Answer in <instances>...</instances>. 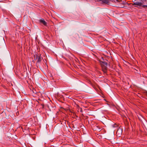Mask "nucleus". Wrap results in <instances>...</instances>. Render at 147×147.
<instances>
[{"mask_svg": "<svg viewBox=\"0 0 147 147\" xmlns=\"http://www.w3.org/2000/svg\"><path fill=\"white\" fill-rule=\"evenodd\" d=\"M118 131H119V130H117V132H118Z\"/></svg>", "mask_w": 147, "mask_h": 147, "instance_id": "nucleus-12", "label": "nucleus"}, {"mask_svg": "<svg viewBox=\"0 0 147 147\" xmlns=\"http://www.w3.org/2000/svg\"><path fill=\"white\" fill-rule=\"evenodd\" d=\"M144 93L145 94V95L147 96V91H145L144 92Z\"/></svg>", "mask_w": 147, "mask_h": 147, "instance_id": "nucleus-8", "label": "nucleus"}, {"mask_svg": "<svg viewBox=\"0 0 147 147\" xmlns=\"http://www.w3.org/2000/svg\"><path fill=\"white\" fill-rule=\"evenodd\" d=\"M102 59L103 61L100 60V62L102 67V71L104 73L106 74L107 72L108 65V63L107 61H108L106 60H104L103 58Z\"/></svg>", "mask_w": 147, "mask_h": 147, "instance_id": "nucleus-1", "label": "nucleus"}, {"mask_svg": "<svg viewBox=\"0 0 147 147\" xmlns=\"http://www.w3.org/2000/svg\"><path fill=\"white\" fill-rule=\"evenodd\" d=\"M36 59L39 62L42 60V57H41L40 55H38L36 56Z\"/></svg>", "mask_w": 147, "mask_h": 147, "instance_id": "nucleus-4", "label": "nucleus"}, {"mask_svg": "<svg viewBox=\"0 0 147 147\" xmlns=\"http://www.w3.org/2000/svg\"><path fill=\"white\" fill-rule=\"evenodd\" d=\"M142 3H143L146 1V0H140Z\"/></svg>", "mask_w": 147, "mask_h": 147, "instance_id": "nucleus-7", "label": "nucleus"}, {"mask_svg": "<svg viewBox=\"0 0 147 147\" xmlns=\"http://www.w3.org/2000/svg\"><path fill=\"white\" fill-rule=\"evenodd\" d=\"M74 60H75L77 62V60H78V59L76 57L74 58Z\"/></svg>", "mask_w": 147, "mask_h": 147, "instance_id": "nucleus-9", "label": "nucleus"}, {"mask_svg": "<svg viewBox=\"0 0 147 147\" xmlns=\"http://www.w3.org/2000/svg\"><path fill=\"white\" fill-rule=\"evenodd\" d=\"M99 1H102L103 3L108 4L109 3V1L108 0H97Z\"/></svg>", "mask_w": 147, "mask_h": 147, "instance_id": "nucleus-6", "label": "nucleus"}, {"mask_svg": "<svg viewBox=\"0 0 147 147\" xmlns=\"http://www.w3.org/2000/svg\"><path fill=\"white\" fill-rule=\"evenodd\" d=\"M40 21L41 23H42L45 26L47 25V23L45 21L44 19H41L40 20Z\"/></svg>", "mask_w": 147, "mask_h": 147, "instance_id": "nucleus-5", "label": "nucleus"}, {"mask_svg": "<svg viewBox=\"0 0 147 147\" xmlns=\"http://www.w3.org/2000/svg\"><path fill=\"white\" fill-rule=\"evenodd\" d=\"M74 107H75L76 108V110L78 112H79V111H80L81 112H83L81 108H80L78 104H76L75 102L74 103Z\"/></svg>", "mask_w": 147, "mask_h": 147, "instance_id": "nucleus-3", "label": "nucleus"}, {"mask_svg": "<svg viewBox=\"0 0 147 147\" xmlns=\"http://www.w3.org/2000/svg\"><path fill=\"white\" fill-rule=\"evenodd\" d=\"M142 5V3L138 2H136L134 3L133 4V5H137L139 6L140 7L142 6L144 8L147 7V5Z\"/></svg>", "mask_w": 147, "mask_h": 147, "instance_id": "nucleus-2", "label": "nucleus"}, {"mask_svg": "<svg viewBox=\"0 0 147 147\" xmlns=\"http://www.w3.org/2000/svg\"><path fill=\"white\" fill-rule=\"evenodd\" d=\"M111 1H112L113 2H115V0H111Z\"/></svg>", "mask_w": 147, "mask_h": 147, "instance_id": "nucleus-10", "label": "nucleus"}, {"mask_svg": "<svg viewBox=\"0 0 147 147\" xmlns=\"http://www.w3.org/2000/svg\"><path fill=\"white\" fill-rule=\"evenodd\" d=\"M116 1L117 2H119L118 0H116Z\"/></svg>", "mask_w": 147, "mask_h": 147, "instance_id": "nucleus-11", "label": "nucleus"}]
</instances>
